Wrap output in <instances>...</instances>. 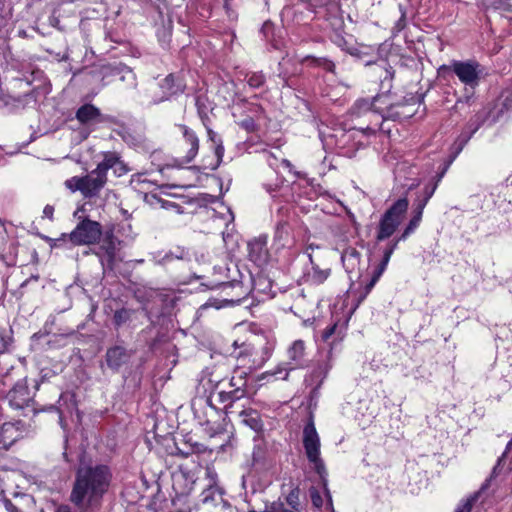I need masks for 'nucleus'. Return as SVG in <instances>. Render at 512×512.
Instances as JSON below:
<instances>
[{
	"mask_svg": "<svg viewBox=\"0 0 512 512\" xmlns=\"http://www.w3.org/2000/svg\"><path fill=\"white\" fill-rule=\"evenodd\" d=\"M112 474L108 466L81 464L76 472L70 494L71 502L81 511H90L101 505L108 491Z\"/></svg>",
	"mask_w": 512,
	"mask_h": 512,
	"instance_id": "f257e3e1",
	"label": "nucleus"
},
{
	"mask_svg": "<svg viewBox=\"0 0 512 512\" xmlns=\"http://www.w3.org/2000/svg\"><path fill=\"white\" fill-rule=\"evenodd\" d=\"M302 444L304 447L305 455L308 462L319 475L326 487L327 482V470L323 459L321 458V440L316 430L313 417L311 416L303 428L302 432Z\"/></svg>",
	"mask_w": 512,
	"mask_h": 512,
	"instance_id": "f03ea898",
	"label": "nucleus"
},
{
	"mask_svg": "<svg viewBox=\"0 0 512 512\" xmlns=\"http://www.w3.org/2000/svg\"><path fill=\"white\" fill-rule=\"evenodd\" d=\"M103 235L102 226L99 222L88 218L80 221L74 230L69 233H63L61 237L54 239L53 247H60L62 243L70 241L75 246L92 245L100 241Z\"/></svg>",
	"mask_w": 512,
	"mask_h": 512,
	"instance_id": "7ed1b4c3",
	"label": "nucleus"
},
{
	"mask_svg": "<svg viewBox=\"0 0 512 512\" xmlns=\"http://www.w3.org/2000/svg\"><path fill=\"white\" fill-rule=\"evenodd\" d=\"M408 205L407 198H400L382 215L376 235L378 242L384 241L394 234L408 209Z\"/></svg>",
	"mask_w": 512,
	"mask_h": 512,
	"instance_id": "20e7f679",
	"label": "nucleus"
},
{
	"mask_svg": "<svg viewBox=\"0 0 512 512\" xmlns=\"http://www.w3.org/2000/svg\"><path fill=\"white\" fill-rule=\"evenodd\" d=\"M440 69L453 71L461 83L472 89L478 86L482 75L481 65L475 60H453L449 65L441 66Z\"/></svg>",
	"mask_w": 512,
	"mask_h": 512,
	"instance_id": "39448f33",
	"label": "nucleus"
},
{
	"mask_svg": "<svg viewBox=\"0 0 512 512\" xmlns=\"http://www.w3.org/2000/svg\"><path fill=\"white\" fill-rule=\"evenodd\" d=\"M305 349L303 340H295L287 349L288 360L281 362L270 374L277 376L284 373L281 378L286 380L290 371L303 368L305 366Z\"/></svg>",
	"mask_w": 512,
	"mask_h": 512,
	"instance_id": "423d86ee",
	"label": "nucleus"
},
{
	"mask_svg": "<svg viewBox=\"0 0 512 512\" xmlns=\"http://www.w3.org/2000/svg\"><path fill=\"white\" fill-rule=\"evenodd\" d=\"M193 482L188 481L184 473L173 476V490L175 496L172 498V504L178 512H185L188 506V495L193 489Z\"/></svg>",
	"mask_w": 512,
	"mask_h": 512,
	"instance_id": "0eeeda50",
	"label": "nucleus"
},
{
	"mask_svg": "<svg viewBox=\"0 0 512 512\" xmlns=\"http://www.w3.org/2000/svg\"><path fill=\"white\" fill-rule=\"evenodd\" d=\"M191 408L194 417L200 425L211 426L218 417V410L211 404L208 397H196L192 400Z\"/></svg>",
	"mask_w": 512,
	"mask_h": 512,
	"instance_id": "6e6552de",
	"label": "nucleus"
},
{
	"mask_svg": "<svg viewBox=\"0 0 512 512\" xmlns=\"http://www.w3.org/2000/svg\"><path fill=\"white\" fill-rule=\"evenodd\" d=\"M107 183V176L102 175L94 169L89 174L83 176V197L94 198L99 195Z\"/></svg>",
	"mask_w": 512,
	"mask_h": 512,
	"instance_id": "1a4fd4ad",
	"label": "nucleus"
},
{
	"mask_svg": "<svg viewBox=\"0 0 512 512\" xmlns=\"http://www.w3.org/2000/svg\"><path fill=\"white\" fill-rule=\"evenodd\" d=\"M309 261L311 264L310 269L305 273V281L312 285H320L323 284L330 276L331 269L327 265H322L320 263L315 262L312 257V254H308Z\"/></svg>",
	"mask_w": 512,
	"mask_h": 512,
	"instance_id": "9d476101",
	"label": "nucleus"
},
{
	"mask_svg": "<svg viewBox=\"0 0 512 512\" xmlns=\"http://www.w3.org/2000/svg\"><path fill=\"white\" fill-rule=\"evenodd\" d=\"M99 256L103 265L113 267L116 258V239L111 232H106L99 248Z\"/></svg>",
	"mask_w": 512,
	"mask_h": 512,
	"instance_id": "9b49d317",
	"label": "nucleus"
},
{
	"mask_svg": "<svg viewBox=\"0 0 512 512\" xmlns=\"http://www.w3.org/2000/svg\"><path fill=\"white\" fill-rule=\"evenodd\" d=\"M7 401L10 407L14 409H23L30 402V393L28 388L21 383H17L7 394Z\"/></svg>",
	"mask_w": 512,
	"mask_h": 512,
	"instance_id": "f8f14e48",
	"label": "nucleus"
},
{
	"mask_svg": "<svg viewBox=\"0 0 512 512\" xmlns=\"http://www.w3.org/2000/svg\"><path fill=\"white\" fill-rule=\"evenodd\" d=\"M100 74L102 75V79L107 76H118L119 80L122 82H127L128 87L130 88H134L137 85L135 74L129 67L124 65L103 67L100 71Z\"/></svg>",
	"mask_w": 512,
	"mask_h": 512,
	"instance_id": "ddd939ff",
	"label": "nucleus"
},
{
	"mask_svg": "<svg viewBox=\"0 0 512 512\" xmlns=\"http://www.w3.org/2000/svg\"><path fill=\"white\" fill-rule=\"evenodd\" d=\"M160 89L162 90V95L159 98L153 99V103L162 102L175 94L183 92L184 85L179 79H176L174 75L170 74L162 80Z\"/></svg>",
	"mask_w": 512,
	"mask_h": 512,
	"instance_id": "4468645a",
	"label": "nucleus"
},
{
	"mask_svg": "<svg viewBox=\"0 0 512 512\" xmlns=\"http://www.w3.org/2000/svg\"><path fill=\"white\" fill-rule=\"evenodd\" d=\"M385 98V96H376L371 101L369 99H359L351 107V114L355 117H360L366 113H382L380 108L376 106V103Z\"/></svg>",
	"mask_w": 512,
	"mask_h": 512,
	"instance_id": "2eb2a0df",
	"label": "nucleus"
},
{
	"mask_svg": "<svg viewBox=\"0 0 512 512\" xmlns=\"http://www.w3.org/2000/svg\"><path fill=\"white\" fill-rule=\"evenodd\" d=\"M248 256L251 261L261 266L268 259V250L266 241L263 239H254L248 243Z\"/></svg>",
	"mask_w": 512,
	"mask_h": 512,
	"instance_id": "dca6fc26",
	"label": "nucleus"
},
{
	"mask_svg": "<svg viewBox=\"0 0 512 512\" xmlns=\"http://www.w3.org/2000/svg\"><path fill=\"white\" fill-rule=\"evenodd\" d=\"M21 424L20 422L17 423H4L0 427V445H2L3 448L7 449L9 448L13 443H15L22 435V432L20 431L18 425Z\"/></svg>",
	"mask_w": 512,
	"mask_h": 512,
	"instance_id": "f3484780",
	"label": "nucleus"
},
{
	"mask_svg": "<svg viewBox=\"0 0 512 512\" xmlns=\"http://www.w3.org/2000/svg\"><path fill=\"white\" fill-rule=\"evenodd\" d=\"M178 128L183 135L184 141L190 146L189 150L186 152L185 160L186 162H191L198 154L199 139L196 133L187 126L178 125Z\"/></svg>",
	"mask_w": 512,
	"mask_h": 512,
	"instance_id": "a211bd4d",
	"label": "nucleus"
},
{
	"mask_svg": "<svg viewBox=\"0 0 512 512\" xmlns=\"http://www.w3.org/2000/svg\"><path fill=\"white\" fill-rule=\"evenodd\" d=\"M130 355L126 351L125 348L120 346H115L107 350L106 353V361L107 365L111 369H118L124 363H126L129 359Z\"/></svg>",
	"mask_w": 512,
	"mask_h": 512,
	"instance_id": "6ab92c4d",
	"label": "nucleus"
},
{
	"mask_svg": "<svg viewBox=\"0 0 512 512\" xmlns=\"http://www.w3.org/2000/svg\"><path fill=\"white\" fill-rule=\"evenodd\" d=\"M425 208V203L423 204H416L415 208L413 210V216L411 220L409 221L408 225L402 232V234L398 237V239L395 241L399 243L400 241L406 240L420 225V222L422 220L423 210Z\"/></svg>",
	"mask_w": 512,
	"mask_h": 512,
	"instance_id": "aec40b11",
	"label": "nucleus"
},
{
	"mask_svg": "<svg viewBox=\"0 0 512 512\" xmlns=\"http://www.w3.org/2000/svg\"><path fill=\"white\" fill-rule=\"evenodd\" d=\"M101 112L92 104L81 106L76 113V118L82 124H93L100 121Z\"/></svg>",
	"mask_w": 512,
	"mask_h": 512,
	"instance_id": "412c9836",
	"label": "nucleus"
},
{
	"mask_svg": "<svg viewBox=\"0 0 512 512\" xmlns=\"http://www.w3.org/2000/svg\"><path fill=\"white\" fill-rule=\"evenodd\" d=\"M238 418L241 423L254 431H260L263 427L260 415L257 410L252 408L243 409L238 412Z\"/></svg>",
	"mask_w": 512,
	"mask_h": 512,
	"instance_id": "4be33fe9",
	"label": "nucleus"
},
{
	"mask_svg": "<svg viewBox=\"0 0 512 512\" xmlns=\"http://www.w3.org/2000/svg\"><path fill=\"white\" fill-rule=\"evenodd\" d=\"M220 402L229 404L225 405L227 413L233 414V402L241 399L244 396V391H240V386L232 391H220L217 393Z\"/></svg>",
	"mask_w": 512,
	"mask_h": 512,
	"instance_id": "5701e85b",
	"label": "nucleus"
},
{
	"mask_svg": "<svg viewBox=\"0 0 512 512\" xmlns=\"http://www.w3.org/2000/svg\"><path fill=\"white\" fill-rule=\"evenodd\" d=\"M222 490L218 485H207L201 493V502L203 504H217L222 501Z\"/></svg>",
	"mask_w": 512,
	"mask_h": 512,
	"instance_id": "b1692460",
	"label": "nucleus"
},
{
	"mask_svg": "<svg viewBox=\"0 0 512 512\" xmlns=\"http://www.w3.org/2000/svg\"><path fill=\"white\" fill-rule=\"evenodd\" d=\"M360 253L355 248L346 249L341 256L344 267L348 272L354 269L359 262Z\"/></svg>",
	"mask_w": 512,
	"mask_h": 512,
	"instance_id": "393cba45",
	"label": "nucleus"
},
{
	"mask_svg": "<svg viewBox=\"0 0 512 512\" xmlns=\"http://www.w3.org/2000/svg\"><path fill=\"white\" fill-rule=\"evenodd\" d=\"M119 156L114 152H108L104 154L103 160L95 168L102 175L107 176L109 169H113Z\"/></svg>",
	"mask_w": 512,
	"mask_h": 512,
	"instance_id": "a878e982",
	"label": "nucleus"
},
{
	"mask_svg": "<svg viewBox=\"0 0 512 512\" xmlns=\"http://www.w3.org/2000/svg\"><path fill=\"white\" fill-rule=\"evenodd\" d=\"M290 228L286 222H280L275 230V241L282 247L289 244Z\"/></svg>",
	"mask_w": 512,
	"mask_h": 512,
	"instance_id": "bb28decb",
	"label": "nucleus"
},
{
	"mask_svg": "<svg viewBox=\"0 0 512 512\" xmlns=\"http://www.w3.org/2000/svg\"><path fill=\"white\" fill-rule=\"evenodd\" d=\"M397 244H398L397 242H394L393 244H391L389 247H387L385 249L383 259L379 263V265L377 266V268L375 269L374 274H373L376 276V278H380L381 275L383 274V272L385 271V269L390 261L391 255L393 254L394 250L397 247Z\"/></svg>",
	"mask_w": 512,
	"mask_h": 512,
	"instance_id": "cd10ccee",
	"label": "nucleus"
},
{
	"mask_svg": "<svg viewBox=\"0 0 512 512\" xmlns=\"http://www.w3.org/2000/svg\"><path fill=\"white\" fill-rule=\"evenodd\" d=\"M64 185L71 192L79 191L83 195V176L71 177L65 181Z\"/></svg>",
	"mask_w": 512,
	"mask_h": 512,
	"instance_id": "c85d7f7f",
	"label": "nucleus"
},
{
	"mask_svg": "<svg viewBox=\"0 0 512 512\" xmlns=\"http://www.w3.org/2000/svg\"><path fill=\"white\" fill-rule=\"evenodd\" d=\"M131 317V311L126 308L119 309L115 311L114 313V324L117 327H120L121 325L125 324Z\"/></svg>",
	"mask_w": 512,
	"mask_h": 512,
	"instance_id": "c756f323",
	"label": "nucleus"
},
{
	"mask_svg": "<svg viewBox=\"0 0 512 512\" xmlns=\"http://www.w3.org/2000/svg\"><path fill=\"white\" fill-rule=\"evenodd\" d=\"M246 373L242 370H235L234 375L232 376L230 380V384L232 387H235V389L240 386V391H243V387L246 384L245 376Z\"/></svg>",
	"mask_w": 512,
	"mask_h": 512,
	"instance_id": "7c9ffc66",
	"label": "nucleus"
},
{
	"mask_svg": "<svg viewBox=\"0 0 512 512\" xmlns=\"http://www.w3.org/2000/svg\"><path fill=\"white\" fill-rule=\"evenodd\" d=\"M247 82L253 88H259L265 82V76L261 72H255L248 76Z\"/></svg>",
	"mask_w": 512,
	"mask_h": 512,
	"instance_id": "2f4dec72",
	"label": "nucleus"
},
{
	"mask_svg": "<svg viewBox=\"0 0 512 512\" xmlns=\"http://www.w3.org/2000/svg\"><path fill=\"white\" fill-rule=\"evenodd\" d=\"M215 156L216 162L210 166V169L212 170L217 169L220 163L222 162L224 156V146L222 144V140H219L218 143L215 145Z\"/></svg>",
	"mask_w": 512,
	"mask_h": 512,
	"instance_id": "473e14b6",
	"label": "nucleus"
},
{
	"mask_svg": "<svg viewBox=\"0 0 512 512\" xmlns=\"http://www.w3.org/2000/svg\"><path fill=\"white\" fill-rule=\"evenodd\" d=\"M478 494H474L470 498L466 499L463 503H461L455 512H471L473 503L477 500Z\"/></svg>",
	"mask_w": 512,
	"mask_h": 512,
	"instance_id": "72a5a7b5",
	"label": "nucleus"
},
{
	"mask_svg": "<svg viewBox=\"0 0 512 512\" xmlns=\"http://www.w3.org/2000/svg\"><path fill=\"white\" fill-rule=\"evenodd\" d=\"M436 190V185L430 187V186H426L424 188V197L422 199H417L416 200V204H423L425 203V206L427 205L429 199L433 196L434 192Z\"/></svg>",
	"mask_w": 512,
	"mask_h": 512,
	"instance_id": "f704fd0d",
	"label": "nucleus"
},
{
	"mask_svg": "<svg viewBox=\"0 0 512 512\" xmlns=\"http://www.w3.org/2000/svg\"><path fill=\"white\" fill-rule=\"evenodd\" d=\"M287 503L295 510H297V506L299 505L298 501V490H292L286 498Z\"/></svg>",
	"mask_w": 512,
	"mask_h": 512,
	"instance_id": "c9c22d12",
	"label": "nucleus"
},
{
	"mask_svg": "<svg viewBox=\"0 0 512 512\" xmlns=\"http://www.w3.org/2000/svg\"><path fill=\"white\" fill-rule=\"evenodd\" d=\"M113 171L117 176H122L128 172V168L126 164L123 161H121L120 158H118L113 168Z\"/></svg>",
	"mask_w": 512,
	"mask_h": 512,
	"instance_id": "e433bc0d",
	"label": "nucleus"
},
{
	"mask_svg": "<svg viewBox=\"0 0 512 512\" xmlns=\"http://www.w3.org/2000/svg\"><path fill=\"white\" fill-rule=\"evenodd\" d=\"M207 485H217V473L211 467L206 468Z\"/></svg>",
	"mask_w": 512,
	"mask_h": 512,
	"instance_id": "4c0bfd02",
	"label": "nucleus"
},
{
	"mask_svg": "<svg viewBox=\"0 0 512 512\" xmlns=\"http://www.w3.org/2000/svg\"><path fill=\"white\" fill-rule=\"evenodd\" d=\"M310 496H311L312 503L315 507L319 508L322 506V503H323L322 497L317 490H311Z\"/></svg>",
	"mask_w": 512,
	"mask_h": 512,
	"instance_id": "58836bf2",
	"label": "nucleus"
},
{
	"mask_svg": "<svg viewBox=\"0 0 512 512\" xmlns=\"http://www.w3.org/2000/svg\"><path fill=\"white\" fill-rule=\"evenodd\" d=\"M337 328L336 324L328 326L322 333V339L324 341H328L330 337L335 333V330Z\"/></svg>",
	"mask_w": 512,
	"mask_h": 512,
	"instance_id": "ea45409f",
	"label": "nucleus"
},
{
	"mask_svg": "<svg viewBox=\"0 0 512 512\" xmlns=\"http://www.w3.org/2000/svg\"><path fill=\"white\" fill-rule=\"evenodd\" d=\"M317 65L322 66L324 69H326L327 71H331V72L333 71V69L335 67L334 63L327 59H318Z\"/></svg>",
	"mask_w": 512,
	"mask_h": 512,
	"instance_id": "a19ab883",
	"label": "nucleus"
},
{
	"mask_svg": "<svg viewBox=\"0 0 512 512\" xmlns=\"http://www.w3.org/2000/svg\"><path fill=\"white\" fill-rule=\"evenodd\" d=\"M54 214V207L52 205H46L43 209V216L52 220Z\"/></svg>",
	"mask_w": 512,
	"mask_h": 512,
	"instance_id": "79ce46f5",
	"label": "nucleus"
},
{
	"mask_svg": "<svg viewBox=\"0 0 512 512\" xmlns=\"http://www.w3.org/2000/svg\"><path fill=\"white\" fill-rule=\"evenodd\" d=\"M207 134H208V139L211 142H213L215 145L218 143L219 140H221L212 129H208Z\"/></svg>",
	"mask_w": 512,
	"mask_h": 512,
	"instance_id": "37998d69",
	"label": "nucleus"
},
{
	"mask_svg": "<svg viewBox=\"0 0 512 512\" xmlns=\"http://www.w3.org/2000/svg\"><path fill=\"white\" fill-rule=\"evenodd\" d=\"M379 280V278H376L375 275L372 276L370 282L367 284L366 286V293H369L370 290L374 287V285L376 284V282Z\"/></svg>",
	"mask_w": 512,
	"mask_h": 512,
	"instance_id": "c03bdc74",
	"label": "nucleus"
},
{
	"mask_svg": "<svg viewBox=\"0 0 512 512\" xmlns=\"http://www.w3.org/2000/svg\"><path fill=\"white\" fill-rule=\"evenodd\" d=\"M279 188V184H275L274 186L273 185H270V184H266L265 185V189L267 190L268 193L272 194L273 192H275L277 189Z\"/></svg>",
	"mask_w": 512,
	"mask_h": 512,
	"instance_id": "a18cd8bd",
	"label": "nucleus"
},
{
	"mask_svg": "<svg viewBox=\"0 0 512 512\" xmlns=\"http://www.w3.org/2000/svg\"><path fill=\"white\" fill-rule=\"evenodd\" d=\"M55 512H71V509L68 506H60L56 509Z\"/></svg>",
	"mask_w": 512,
	"mask_h": 512,
	"instance_id": "49530a36",
	"label": "nucleus"
},
{
	"mask_svg": "<svg viewBox=\"0 0 512 512\" xmlns=\"http://www.w3.org/2000/svg\"><path fill=\"white\" fill-rule=\"evenodd\" d=\"M330 368H331V365H329V364H325L323 368L321 366L319 367V369H321L324 376L328 373Z\"/></svg>",
	"mask_w": 512,
	"mask_h": 512,
	"instance_id": "de8ad7c7",
	"label": "nucleus"
},
{
	"mask_svg": "<svg viewBox=\"0 0 512 512\" xmlns=\"http://www.w3.org/2000/svg\"><path fill=\"white\" fill-rule=\"evenodd\" d=\"M271 24L269 22L264 23L262 29L265 31L266 29L270 28Z\"/></svg>",
	"mask_w": 512,
	"mask_h": 512,
	"instance_id": "09e8293b",
	"label": "nucleus"
},
{
	"mask_svg": "<svg viewBox=\"0 0 512 512\" xmlns=\"http://www.w3.org/2000/svg\"><path fill=\"white\" fill-rule=\"evenodd\" d=\"M282 164H283L284 166H286V167H289V166H290V162H289L288 160H286V159H283V160H282Z\"/></svg>",
	"mask_w": 512,
	"mask_h": 512,
	"instance_id": "8fccbe9b",
	"label": "nucleus"
},
{
	"mask_svg": "<svg viewBox=\"0 0 512 512\" xmlns=\"http://www.w3.org/2000/svg\"><path fill=\"white\" fill-rule=\"evenodd\" d=\"M512 446V440L507 444V449H509Z\"/></svg>",
	"mask_w": 512,
	"mask_h": 512,
	"instance_id": "3c124183",
	"label": "nucleus"
},
{
	"mask_svg": "<svg viewBox=\"0 0 512 512\" xmlns=\"http://www.w3.org/2000/svg\"><path fill=\"white\" fill-rule=\"evenodd\" d=\"M203 450L200 447H197V452H202Z\"/></svg>",
	"mask_w": 512,
	"mask_h": 512,
	"instance_id": "603ef678",
	"label": "nucleus"
},
{
	"mask_svg": "<svg viewBox=\"0 0 512 512\" xmlns=\"http://www.w3.org/2000/svg\"><path fill=\"white\" fill-rule=\"evenodd\" d=\"M168 258H170V256L169 255H165L164 260H166Z\"/></svg>",
	"mask_w": 512,
	"mask_h": 512,
	"instance_id": "864d4df0",
	"label": "nucleus"
}]
</instances>
